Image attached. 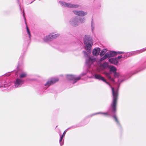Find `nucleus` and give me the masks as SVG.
<instances>
[{"label":"nucleus","mask_w":146,"mask_h":146,"mask_svg":"<svg viewBox=\"0 0 146 146\" xmlns=\"http://www.w3.org/2000/svg\"><path fill=\"white\" fill-rule=\"evenodd\" d=\"M94 77L96 79H98L99 80H102L105 82L107 84H108L111 88L112 91V94L113 96V100L111 105L110 108L112 111L115 113L116 110V105L117 102L118 96V88H114L111 86L110 84L106 81L104 78L100 75L98 74H95L94 75Z\"/></svg>","instance_id":"f257e3e1"},{"label":"nucleus","mask_w":146,"mask_h":146,"mask_svg":"<svg viewBox=\"0 0 146 146\" xmlns=\"http://www.w3.org/2000/svg\"><path fill=\"white\" fill-rule=\"evenodd\" d=\"M84 42L85 46V49L89 53L91 52V48L93 43L92 38L88 35H85L84 39Z\"/></svg>","instance_id":"f03ea898"},{"label":"nucleus","mask_w":146,"mask_h":146,"mask_svg":"<svg viewBox=\"0 0 146 146\" xmlns=\"http://www.w3.org/2000/svg\"><path fill=\"white\" fill-rule=\"evenodd\" d=\"M83 52L84 56L87 57L86 59V62L88 65L90 66L91 64L95 61L96 59L93 57L89 56L88 54L85 51H83Z\"/></svg>","instance_id":"7ed1b4c3"},{"label":"nucleus","mask_w":146,"mask_h":146,"mask_svg":"<svg viewBox=\"0 0 146 146\" xmlns=\"http://www.w3.org/2000/svg\"><path fill=\"white\" fill-rule=\"evenodd\" d=\"M59 3L62 6L70 8H77L79 7V5L77 4H72L70 3H66L62 1H60Z\"/></svg>","instance_id":"20e7f679"},{"label":"nucleus","mask_w":146,"mask_h":146,"mask_svg":"<svg viewBox=\"0 0 146 146\" xmlns=\"http://www.w3.org/2000/svg\"><path fill=\"white\" fill-rule=\"evenodd\" d=\"M117 53L115 51H110L106 53L105 55L100 59V61L104 60L108 58L113 57L116 55Z\"/></svg>","instance_id":"39448f33"},{"label":"nucleus","mask_w":146,"mask_h":146,"mask_svg":"<svg viewBox=\"0 0 146 146\" xmlns=\"http://www.w3.org/2000/svg\"><path fill=\"white\" fill-rule=\"evenodd\" d=\"M70 23L73 26H76L79 24L78 17H74L71 19L70 21Z\"/></svg>","instance_id":"423d86ee"},{"label":"nucleus","mask_w":146,"mask_h":146,"mask_svg":"<svg viewBox=\"0 0 146 146\" xmlns=\"http://www.w3.org/2000/svg\"><path fill=\"white\" fill-rule=\"evenodd\" d=\"M67 78L68 79L73 81V83L74 84L76 83L78 80H80V77H76L75 76L72 75H67Z\"/></svg>","instance_id":"0eeeda50"},{"label":"nucleus","mask_w":146,"mask_h":146,"mask_svg":"<svg viewBox=\"0 0 146 146\" xmlns=\"http://www.w3.org/2000/svg\"><path fill=\"white\" fill-rule=\"evenodd\" d=\"M72 12L76 15L82 17L85 16L87 14V12L83 11L74 10Z\"/></svg>","instance_id":"6e6552de"},{"label":"nucleus","mask_w":146,"mask_h":146,"mask_svg":"<svg viewBox=\"0 0 146 146\" xmlns=\"http://www.w3.org/2000/svg\"><path fill=\"white\" fill-rule=\"evenodd\" d=\"M123 57L122 55L119 56L117 58H111L109 59V61L111 63L114 64H116L119 61V59Z\"/></svg>","instance_id":"1a4fd4ad"},{"label":"nucleus","mask_w":146,"mask_h":146,"mask_svg":"<svg viewBox=\"0 0 146 146\" xmlns=\"http://www.w3.org/2000/svg\"><path fill=\"white\" fill-rule=\"evenodd\" d=\"M24 80L20 78H17L15 83V87H21L23 84Z\"/></svg>","instance_id":"9d476101"},{"label":"nucleus","mask_w":146,"mask_h":146,"mask_svg":"<svg viewBox=\"0 0 146 146\" xmlns=\"http://www.w3.org/2000/svg\"><path fill=\"white\" fill-rule=\"evenodd\" d=\"M58 78H53L50 80L48 81L45 84V86L46 87H48L50 85L58 81Z\"/></svg>","instance_id":"9b49d317"},{"label":"nucleus","mask_w":146,"mask_h":146,"mask_svg":"<svg viewBox=\"0 0 146 146\" xmlns=\"http://www.w3.org/2000/svg\"><path fill=\"white\" fill-rule=\"evenodd\" d=\"M100 51V49L99 48H96L93 50V54L94 56H97L99 55Z\"/></svg>","instance_id":"f8f14e48"},{"label":"nucleus","mask_w":146,"mask_h":146,"mask_svg":"<svg viewBox=\"0 0 146 146\" xmlns=\"http://www.w3.org/2000/svg\"><path fill=\"white\" fill-rule=\"evenodd\" d=\"M108 66V64L107 62H104L100 66V69L101 70H103L107 68Z\"/></svg>","instance_id":"ddd939ff"},{"label":"nucleus","mask_w":146,"mask_h":146,"mask_svg":"<svg viewBox=\"0 0 146 146\" xmlns=\"http://www.w3.org/2000/svg\"><path fill=\"white\" fill-rule=\"evenodd\" d=\"M60 36V34H56L53 35L52 34H50L49 35V37L50 38V40L56 38Z\"/></svg>","instance_id":"4468645a"},{"label":"nucleus","mask_w":146,"mask_h":146,"mask_svg":"<svg viewBox=\"0 0 146 146\" xmlns=\"http://www.w3.org/2000/svg\"><path fill=\"white\" fill-rule=\"evenodd\" d=\"M104 74L111 81L113 82H114V80L111 77L110 75V74L109 73L106 72H104Z\"/></svg>","instance_id":"2eb2a0df"},{"label":"nucleus","mask_w":146,"mask_h":146,"mask_svg":"<svg viewBox=\"0 0 146 146\" xmlns=\"http://www.w3.org/2000/svg\"><path fill=\"white\" fill-rule=\"evenodd\" d=\"M109 68L110 69V71L111 72H113L114 73L117 70V69L115 67L113 66H110L109 67Z\"/></svg>","instance_id":"dca6fc26"},{"label":"nucleus","mask_w":146,"mask_h":146,"mask_svg":"<svg viewBox=\"0 0 146 146\" xmlns=\"http://www.w3.org/2000/svg\"><path fill=\"white\" fill-rule=\"evenodd\" d=\"M107 51V50L106 49H102L101 50L100 55V56H104Z\"/></svg>","instance_id":"f3484780"},{"label":"nucleus","mask_w":146,"mask_h":146,"mask_svg":"<svg viewBox=\"0 0 146 146\" xmlns=\"http://www.w3.org/2000/svg\"><path fill=\"white\" fill-rule=\"evenodd\" d=\"M114 73V76L115 78H121L122 77V76L119 73L115 72Z\"/></svg>","instance_id":"a211bd4d"},{"label":"nucleus","mask_w":146,"mask_h":146,"mask_svg":"<svg viewBox=\"0 0 146 146\" xmlns=\"http://www.w3.org/2000/svg\"><path fill=\"white\" fill-rule=\"evenodd\" d=\"M27 74L26 72H23L20 75L19 78L22 79V78L25 77L27 76Z\"/></svg>","instance_id":"6ab92c4d"},{"label":"nucleus","mask_w":146,"mask_h":146,"mask_svg":"<svg viewBox=\"0 0 146 146\" xmlns=\"http://www.w3.org/2000/svg\"><path fill=\"white\" fill-rule=\"evenodd\" d=\"M43 40L45 42H47L49 40H50V38L49 37V35L47 36H46L43 38Z\"/></svg>","instance_id":"aec40b11"},{"label":"nucleus","mask_w":146,"mask_h":146,"mask_svg":"<svg viewBox=\"0 0 146 146\" xmlns=\"http://www.w3.org/2000/svg\"><path fill=\"white\" fill-rule=\"evenodd\" d=\"M85 19L84 18H81L78 19V21L80 23H83L85 22Z\"/></svg>","instance_id":"412c9836"},{"label":"nucleus","mask_w":146,"mask_h":146,"mask_svg":"<svg viewBox=\"0 0 146 146\" xmlns=\"http://www.w3.org/2000/svg\"><path fill=\"white\" fill-rule=\"evenodd\" d=\"M63 137L60 136V139L59 142H60V144L61 146L62 145H63V143H64L63 141L62 143V140Z\"/></svg>","instance_id":"4be33fe9"},{"label":"nucleus","mask_w":146,"mask_h":146,"mask_svg":"<svg viewBox=\"0 0 146 146\" xmlns=\"http://www.w3.org/2000/svg\"><path fill=\"white\" fill-rule=\"evenodd\" d=\"M27 33L29 35V38L30 39L31 37V35L30 33V31L29 30V29L27 26Z\"/></svg>","instance_id":"5701e85b"},{"label":"nucleus","mask_w":146,"mask_h":146,"mask_svg":"<svg viewBox=\"0 0 146 146\" xmlns=\"http://www.w3.org/2000/svg\"><path fill=\"white\" fill-rule=\"evenodd\" d=\"M113 117L114 118L116 122H117V123H118L119 121H118L117 119V118L115 115H114L113 116Z\"/></svg>","instance_id":"b1692460"},{"label":"nucleus","mask_w":146,"mask_h":146,"mask_svg":"<svg viewBox=\"0 0 146 146\" xmlns=\"http://www.w3.org/2000/svg\"><path fill=\"white\" fill-rule=\"evenodd\" d=\"M100 113L103 114L104 115H109L108 113V112L104 113H101V112L98 113H96V114H100Z\"/></svg>","instance_id":"393cba45"},{"label":"nucleus","mask_w":146,"mask_h":146,"mask_svg":"<svg viewBox=\"0 0 146 146\" xmlns=\"http://www.w3.org/2000/svg\"><path fill=\"white\" fill-rule=\"evenodd\" d=\"M66 130L64 131V132L63 133L62 135V136H61L62 137H64L65 135V134L66 133Z\"/></svg>","instance_id":"a878e982"},{"label":"nucleus","mask_w":146,"mask_h":146,"mask_svg":"<svg viewBox=\"0 0 146 146\" xmlns=\"http://www.w3.org/2000/svg\"><path fill=\"white\" fill-rule=\"evenodd\" d=\"M4 87H7V86H10V83H8V84H6L5 83V84H4Z\"/></svg>","instance_id":"bb28decb"},{"label":"nucleus","mask_w":146,"mask_h":146,"mask_svg":"<svg viewBox=\"0 0 146 146\" xmlns=\"http://www.w3.org/2000/svg\"><path fill=\"white\" fill-rule=\"evenodd\" d=\"M92 30H93V31L94 30V25L93 24V23H92Z\"/></svg>","instance_id":"cd10ccee"},{"label":"nucleus","mask_w":146,"mask_h":146,"mask_svg":"<svg viewBox=\"0 0 146 146\" xmlns=\"http://www.w3.org/2000/svg\"><path fill=\"white\" fill-rule=\"evenodd\" d=\"M134 52H130L129 53V56H131L133 55L134 54Z\"/></svg>","instance_id":"c85d7f7f"},{"label":"nucleus","mask_w":146,"mask_h":146,"mask_svg":"<svg viewBox=\"0 0 146 146\" xmlns=\"http://www.w3.org/2000/svg\"><path fill=\"white\" fill-rule=\"evenodd\" d=\"M146 50V49H143V50H140L138 51H137V52H138L139 53H141L145 50Z\"/></svg>","instance_id":"c756f323"},{"label":"nucleus","mask_w":146,"mask_h":146,"mask_svg":"<svg viewBox=\"0 0 146 146\" xmlns=\"http://www.w3.org/2000/svg\"><path fill=\"white\" fill-rule=\"evenodd\" d=\"M124 52H117V53L118 54H122Z\"/></svg>","instance_id":"7c9ffc66"},{"label":"nucleus","mask_w":146,"mask_h":146,"mask_svg":"<svg viewBox=\"0 0 146 146\" xmlns=\"http://www.w3.org/2000/svg\"><path fill=\"white\" fill-rule=\"evenodd\" d=\"M122 81H123V80H121V82H120V80L119 79H118V82L119 83H120V82H122Z\"/></svg>","instance_id":"2f4dec72"},{"label":"nucleus","mask_w":146,"mask_h":146,"mask_svg":"<svg viewBox=\"0 0 146 146\" xmlns=\"http://www.w3.org/2000/svg\"><path fill=\"white\" fill-rule=\"evenodd\" d=\"M10 75V73L8 74L6 76H9Z\"/></svg>","instance_id":"473e14b6"},{"label":"nucleus","mask_w":146,"mask_h":146,"mask_svg":"<svg viewBox=\"0 0 146 146\" xmlns=\"http://www.w3.org/2000/svg\"><path fill=\"white\" fill-rule=\"evenodd\" d=\"M1 87H3V85H2V86H1Z\"/></svg>","instance_id":"72a5a7b5"},{"label":"nucleus","mask_w":146,"mask_h":146,"mask_svg":"<svg viewBox=\"0 0 146 146\" xmlns=\"http://www.w3.org/2000/svg\"><path fill=\"white\" fill-rule=\"evenodd\" d=\"M24 19H25V17H24Z\"/></svg>","instance_id":"f704fd0d"}]
</instances>
